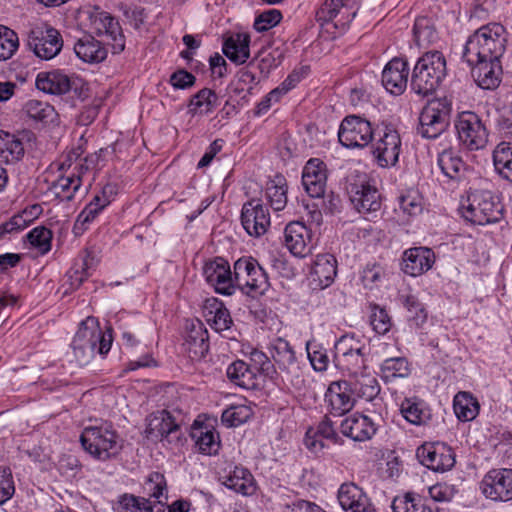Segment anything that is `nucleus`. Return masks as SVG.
Here are the masks:
<instances>
[{
  "label": "nucleus",
  "mask_w": 512,
  "mask_h": 512,
  "mask_svg": "<svg viewBox=\"0 0 512 512\" xmlns=\"http://www.w3.org/2000/svg\"><path fill=\"white\" fill-rule=\"evenodd\" d=\"M456 417L463 422L474 420L479 414L480 405L470 392H458L453 400Z\"/></svg>",
  "instance_id": "obj_42"
},
{
  "label": "nucleus",
  "mask_w": 512,
  "mask_h": 512,
  "mask_svg": "<svg viewBox=\"0 0 512 512\" xmlns=\"http://www.w3.org/2000/svg\"><path fill=\"white\" fill-rule=\"evenodd\" d=\"M493 164L502 178L512 182V143L501 142L495 147Z\"/></svg>",
  "instance_id": "obj_47"
},
{
  "label": "nucleus",
  "mask_w": 512,
  "mask_h": 512,
  "mask_svg": "<svg viewBox=\"0 0 512 512\" xmlns=\"http://www.w3.org/2000/svg\"><path fill=\"white\" fill-rule=\"evenodd\" d=\"M452 102L447 97L429 100L419 115L417 132L423 138L436 139L449 127Z\"/></svg>",
  "instance_id": "obj_7"
},
{
  "label": "nucleus",
  "mask_w": 512,
  "mask_h": 512,
  "mask_svg": "<svg viewBox=\"0 0 512 512\" xmlns=\"http://www.w3.org/2000/svg\"><path fill=\"white\" fill-rule=\"evenodd\" d=\"M219 480L228 489L242 495H251L255 490L252 474L241 466H230L229 470L219 474Z\"/></svg>",
  "instance_id": "obj_31"
},
{
  "label": "nucleus",
  "mask_w": 512,
  "mask_h": 512,
  "mask_svg": "<svg viewBox=\"0 0 512 512\" xmlns=\"http://www.w3.org/2000/svg\"><path fill=\"white\" fill-rule=\"evenodd\" d=\"M146 421L145 434L148 439L167 443L180 440V426L167 410L152 413Z\"/></svg>",
  "instance_id": "obj_19"
},
{
  "label": "nucleus",
  "mask_w": 512,
  "mask_h": 512,
  "mask_svg": "<svg viewBox=\"0 0 512 512\" xmlns=\"http://www.w3.org/2000/svg\"><path fill=\"white\" fill-rule=\"evenodd\" d=\"M74 51L79 59L86 63H100L107 57L105 45L91 35H84L74 44Z\"/></svg>",
  "instance_id": "obj_36"
},
{
  "label": "nucleus",
  "mask_w": 512,
  "mask_h": 512,
  "mask_svg": "<svg viewBox=\"0 0 512 512\" xmlns=\"http://www.w3.org/2000/svg\"><path fill=\"white\" fill-rule=\"evenodd\" d=\"M413 35L417 46L426 48L439 40L435 22L432 18L421 16L415 20Z\"/></svg>",
  "instance_id": "obj_43"
},
{
  "label": "nucleus",
  "mask_w": 512,
  "mask_h": 512,
  "mask_svg": "<svg viewBox=\"0 0 512 512\" xmlns=\"http://www.w3.org/2000/svg\"><path fill=\"white\" fill-rule=\"evenodd\" d=\"M367 347L353 335H343L335 344L336 367L351 378L370 370Z\"/></svg>",
  "instance_id": "obj_6"
},
{
  "label": "nucleus",
  "mask_w": 512,
  "mask_h": 512,
  "mask_svg": "<svg viewBox=\"0 0 512 512\" xmlns=\"http://www.w3.org/2000/svg\"><path fill=\"white\" fill-rule=\"evenodd\" d=\"M373 330L378 334H386L391 328V318L383 308L374 307L370 316Z\"/></svg>",
  "instance_id": "obj_63"
},
{
  "label": "nucleus",
  "mask_w": 512,
  "mask_h": 512,
  "mask_svg": "<svg viewBox=\"0 0 512 512\" xmlns=\"http://www.w3.org/2000/svg\"><path fill=\"white\" fill-rule=\"evenodd\" d=\"M80 443L92 458L103 462L115 458L122 449L119 435L108 421L86 426L81 432Z\"/></svg>",
  "instance_id": "obj_3"
},
{
  "label": "nucleus",
  "mask_w": 512,
  "mask_h": 512,
  "mask_svg": "<svg viewBox=\"0 0 512 512\" xmlns=\"http://www.w3.org/2000/svg\"><path fill=\"white\" fill-rule=\"evenodd\" d=\"M398 203L403 214L409 217L417 216L423 211V199L415 190H409L401 194Z\"/></svg>",
  "instance_id": "obj_55"
},
{
  "label": "nucleus",
  "mask_w": 512,
  "mask_h": 512,
  "mask_svg": "<svg viewBox=\"0 0 512 512\" xmlns=\"http://www.w3.org/2000/svg\"><path fill=\"white\" fill-rule=\"evenodd\" d=\"M24 111L29 118L44 124L53 122L57 117V113L52 105L36 99L27 101Z\"/></svg>",
  "instance_id": "obj_51"
},
{
  "label": "nucleus",
  "mask_w": 512,
  "mask_h": 512,
  "mask_svg": "<svg viewBox=\"0 0 512 512\" xmlns=\"http://www.w3.org/2000/svg\"><path fill=\"white\" fill-rule=\"evenodd\" d=\"M403 305L409 312V322L417 328L424 325L427 320V311L423 304L414 295L403 297Z\"/></svg>",
  "instance_id": "obj_56"
},
{
  "label": "nucleus",
  "mask_w": 512,
  "mask_h": 512,
  "mask_svg": "<svg viewBox=\"0 0 512 512\" xmlns=\"http://www.w3.org/2000/svg\"><path fill=\"white\" fill-rule=\"evenodd\" d=\"M282 13L278 9H269L260 13L254 21V29L257 32H265L280 23Z\"/></svg>",
  "instance_id": "obj_59"
},
{
  "label": "nucleus",
  "mask_w": 512,
  "mask_h": 512,
  "mask_svg": "<svg viewBox=\"0 0 512 512\" xmlns=\"http://www.w3.org/2000/svg\"><path fill=\"white\" fill-rule=\"evenodd\" d=\"M441 172L450 180L459 181L467 169L465 162L453 147L443 149L437 156Z\"/></svg>",
  "instance_id": "obj_35"
},
{
  "label": "nucleus",
  "mask_w": 512,
  "mask_h": 512,
  "mask_svg": "<svg viewBox=\"0 0 512 512\" xmlns=\"http://www.w3.org/2000/svg\"><path fill=\"white\" fill-rule=\"evenodd\" d=\"M191 437L195 440L201 453L206 455L217 454L220 448V438L213 427L195 423L192 427Z\"/></svg>",
  "instance_id": "obj_40"
},
{
  "label": "nucleus",
  "mask_w": 512,
  "mask_h": 512,
  "mask_svg": "<svg viewBox=\"0 0 512 512\" xmlns=\"http://www.w3.org/2000/svg\"><path fill=\"white\" fill-rule=\"evenodd\" d=\"M24 155V145L14 135L0 131V158L7 163H13Z\"/></svg>",
  "instance_id": "obj_49"
},
{
  "label": "nucleus",
  "mask_w": 512,
  "mask_h": 512,
  "mask_svg": "<svg viewBox=\"0 0 512 512\" xmlns=\"http://www.w3.org/2000/svg\"><path fill=\"white\" fill-rule=\"evenodd\" d=\"M309 361L315 371L323 372L329 364V357L325 348L315 341H308L306 344Z\"/></svg>",
  "instance_id": "obj_57"
},
{
  "label": "nucleus",
  "mask_w": 512,
  "mask_h": 512,
  "mask_svg": "<svg viewBox=\"0 0 512 512\" xmlns=\"http://www.w3.org/2000/svg\"><path fill=\"white\" fill-rule=\"evenodd\" d=\"M111 345V336H105L94 317H87L80 323L71 344L75 359L80 366L90 363L96 353L106 355Z\"/></svg>",
  "instance_id": "obj_2"
},
{
  "label": "nucleus",
  "mask_w": 512,
  "mask_h": 512,
  "mask_svg": "<svg viewBox=\"0 0 512 512\" xmlns=\"http://www.w3.org/2000/svg\"><path fill=\"white\" fill-rule=\"evenodd\" d=\"M143 490L149 496L148 499L162 501L161 498L164 497L166 500L167 484L164 475L159 472L150 473L143 484Z\"/></svg>",
  "instance_id": "obj_53"
},
{
  "label": "nucleus",
  "mask_w": 512,
  "mask_h": 512,
  "mask_svg": "<svg viewBox=\"0 0 512 512\" xmlns=\"http://www.w3.org/2000/svg\"><path fill=\"white\" fill-rule=\"evenodd\" d=\"M391 508L393 512H436L424 503L421 496L412 492L396 496Z\"/></svg>",
  "instance_id": "obj_48"
},
{
  "label": "nucleus",
  "mask_w": 512,
  "mask_h": 512,
  "mask_svg": "<svg viewBox=\"0 0 512 512\" xmlns=\"http://www.w3.org/2000/svg\"><path fill=\"white\" fill-rule=\"evenodd\" d=\"M337 275V260L329 253L318 254L313 262L311 279L315 288L329 287Z\"/></svg>",
  "instance_id": "obj_32"
},
{
  "label": "nucleus",
  "mask_w": 512,
  "mask_h": 512,
  "mask_svg": "<svg viewBox=\"0 0 512 512\" xmlns=\"http://www.w3.org/2000/svg\"><path fill=\"white\" fill-rule=\"evenodd\" d=\"M461 208L463 217L477 225L497 223L503 218L502 203L487 190L469 192Z\"/></svg>",
  "instance_id": "obj_5"
},
{
  "label": "nucleus",
  "mask_w": 512,
  "mask_h": 512,
  "mask_svg": "<svg viewBox=\"0 0 512 512\" xmlns=\"http://www.w3.org/2000/svg\"><path fill=\"white\" fill-rule=\"evenodd\" d=\"M27 45L38 58L50 60L60 53L63 40L57 29L50 26H36L28 34Z\"/></svg>",
  "instance_id": "obj_13"
},
{
  "label": "nucleus",
  "mask_w": 512,
  "mask_h": 512,
  "mask_svg": "<svg viewBox=\"0 0 512 512\" xmlns=\"http://www.w3.org/2000/svg\"><path fill=\"white\" fill-rule=\"evenodd\" d=\"M241 224L252 237L264 235L270 226L268 209L259 200L253 199L244 203L241 210Z\"/></svg>",
  "instance_id": "obj_22"
},
{
  "label": "nucleus",
  "mask_w": 512,
  "mask_h": 512,
  "mask_svg": "<svg viewBox=\"0 0 512 512\" xmlns=\"http://www.w3.org/2000/svg\"><path fill=\"white\" fill-rule=\"evenodd\" d=\"M401 152V138L399 132L391 125H385L378 132V139L373 144V154L379 166H394Z\"/></svg>",
  "instance_id": "obj_18"
},
{
  "label": "nucleus",
  "mask_w": 512,
  "mask_h": 512,
  "mask_svg": "<svg viewBox=\"0 0 512 512\" xmlns=\"http://www.w3.org/2000/svg\"><path fill=\"white\" fill-rule=\"evenodd\" d=\"M417 457L427 468L435 472H445L455 465V454L445 443L424 444L417 449Z\"/></svg>",
  "instance_id": "obj_21"
},
{
  "label": "nucleus",
  "mask_w": 512,
  "mask_h": 512,
  "mask_svg": "<svg viewBox=\"0 0 512 512\" xmlns=\"http://www.w3.org/2000/svg\"><path fill=\"white\" fill-rule=\"evenodd\" d=\"M410 373V364L405 357L385 359L380 366V376L386 383L392 382L397 378H406Z\"/></svg>",
  "instance_id": "obj_46"
},
{
  "label": "nucleus",
  "mask_w": 512,
  "mask_h": 512,
  "mask_svg": "<svg viewBox=\"0 0 512 512\" xmlns=\"http://www.w3.org/2000/svg\"><path fill=\"white\" fill-rule=\"evenodd\" d=\"M70 158L64 161L60 169L65 173L57 178L51 186L50 191L61 201H71L75 193L79 190L82 183V175L88 170V166L78 162L70 170L72 164Z\"/></svg>",
  "instance_id": "obj_16"
},
{
  "label": "nucleus",
  "mask_w": 512,
  "mask_h": 512,
  "mask_svg": "<svg viewBox=\"0 0 512 512\" xmlns=\"http://www.w3.org/2000/svg\"><path fill=\"white\" fill-rule=\"evenodd\" d=\"M358 0H325L316 11V21L324 25L336 19L334 26L342 30L355 18Z\"/></svg>",
  "instance_id": "obj_14"
},
{
  "label": "nucleus",
  "mask_w": 512,
  "mask_h": 512,
  "mask_svg": "<svg viewBox=\"0 0 512 512\" xmlns=\"http://www.w3.org/2000/svg\"><path fill=\"white\" fill-rule=\"evenodd\" d=\"M374 131L370 121L358 116H346L339 126L338 139L346 148H364L373 140Z\"/></svg>",
  "instance_id": "obj_11"
},
{
  "label": "nucleus",
  "mask_w": 512,
  "mask_h": 512,
  "mask_svg": "<svg viewBox=\"0 0 512 512\" xmlns=\"http://www.w3.org/2000/svg\"><path fill=\"white\" fill-rule=\"evenodd\" d=\"M328 178L327 165L319 158L309 159L302 171V185L312 198L324 196Z\"/></svg>",
  "instance_id": "obj_24"
},
{
  "label": "nucleus",
  "mask_w": 512,
  "mask_h": 512,
  "mask_svg": "<svg viewBox=\"0 0 512 512\" xmlns=\"http://www.w3.org/2000/svg\"><path fill=\"white\" fill-rule=\"evenodd\" d=\"M15 493V484L11 469L0 467V505L6 503Z\"/></svg>",
  "instance_id": "obj_60"
},
{
  "label": "nucleus",
  "mask_w": 512,
  "mask_h": 512,
  "mask_svg": "<svg viewBox=\"0 0 512 512\" xmlns=\"http://www.w3.org/2000/svg\"><path fill=\"white\" fill-rule=\"evenodd\" d=\"M94 32L106 38L107 44L111 47L113 54L121 53L125 48L124 35L121 32L118 21L110 14L101 12L92 19Z\"/></svg>",
  "instance_id": "obj_26"
},
{
  "label": "nucleus",
  "mask_w": 512,
  "mask_h": 512,
  "mask_svg": "<svg viewBox=\"0 0 512 512\" xmlns=\"http://www.w3.org/2000/svg\"><path fill=\"white\" fill-rule=\"evenodd\" d=\"M403 417L414 425H424L430 418V410L417 398H406L401 404Z\"/></svg>",
  "instance_id": "obj_45"
},
{
  "label": "nucleus",
  "mask_w": 512,
  "mask_h": 512,
  "mask_svg": "<svg viewBox=\"0 0 512 512\" xmlns=\"http://www.w3.org/2000/svg\"><path fill=\"white\" fill-rule=\"evenodd\" d=\"M205 316L207 322L217 332L229 330L233 323L229 310L217 298L207 300Z\"/></svg>",
  "instance_id": "obj_41"
},
{
  "label": "nucleus",
  "mask_w": 512,
  "mask_h": 512,
  "mask_svg": "<svg viewBox=\"0 0 512 512\" xmlns=\"http://www.w3.org/2000/svg\"><path fill=\"white\" fill-rule=\"evenodd\" d=\"M266 198L275 211H281L286 207L287 185L284 177L276 176L274 180L268 183Z\"/></svg>",
  "instance_id": "obj_50"
},
{
  "label": "nucleus",
  "mask_w": 512,
  "mask_h": 512,
  "mask_svg": "<svg viewBox=\"0 0 512 512\" xmlns=\"http://www.w3.org/2000/svg\"><path fill=\"white\" fill-rule=\"evenodd\" d=\"M251 416V410L245 406H232L223 411L221 419L228 427H237L246 422Z\"/></svg>",
  "instance_id": "obj_58"
},
{
  "label": "nucleus",
  "mask_w": 512,
  "mask_h": 512,
  "mask_svg": "<svg viewBox=\"0 0 512 512\" xmlns=\"http://www.w3.org/2000/svg\"><path fill=\"white\" fill-rule=\"evenodd\" d=\"M203 275L216 293L226 296L235 293L234 271H231L228 261L224 258L216 257L206 262L203 267Z\"/></svg>",
  "instance_id": "obj_17"
},
{
  "label": "nucleus",
  "mask_w": 512,
  "mask_h": 512,
  "mask_svg": "<svg viewBox=\"0 0 512 512\" xmlns=\"http://www.w3.org/2000/svg\"><path fill=\"white\" fill-rule=\"evenodd\" d=\"M226 375L231 383L240 388L252 390L258 386L256 369L242 360L231 363L227 368Z\"/></svg>",
  "instance_id": "obj_37"
},
{
  "label": "nucleus",
  "mask_w": 512,
  "mask_h": 512,
  "mask_svg": "<svg viewBox=\"0 0 512 512\" xmlns=\"http://www.w3.org/2000/svg\"><path fill=\"white\" fill-rule=\"evenodd\" d=\"M217 94L209 89L203 88L193 95L188 104V112L191 115H208L218 105Z\"/></svg>",
  "instance_id": "obj_44"
},
{
  "label": "nucleus",
  "mask_w": 512,
  "mask_h": 512,
  "mask_svg": "<svg viewBox=\"0 0 512 512\" xmlns=\"http://www.w3.org/2000/svg\"><path fill=\"white\" fill-rule=\"evenodd\" d=\"M408 75V63L402 58L395 57L384 66L381 82L389 93L401 95L406 90Z\"/></svg>",
  "instance_id": "obj_27"
},
{
  "label": "nucleus",
  "mask_w": 512,
  "mask_h": 512,
  "mask_svg": "<svg viewBox=\"0 0 512 512\" xmlns=\"http://www.w3.org/2000/svg\"><path fill=\"white\" fill-rule=\"evenodd\" d=\"M435 263V254L428 247H413L404 251L402 271L412 277L420 276L429 271Z\"/></svg>",
  "instance_id": "obj_28"
},
{
  "label": "nucleus",
  "mask_w": 512,
  "mask_h": 512,
  "mask_svg": "<svg viewBox=\"0 0 512 512\" xmlns=\"http://www.w3.org/2000/svg\"><path fill=\"white\" fill-rule=\"evenodd\" d=\"M340 431L354 441L363 442L375 435L377 426L371 418L356 412L341 421Z\"/></svg>",
  "instance_id": "obj_30"
},
{
  "label": "nucleus",
  "mask_w": 512,
  "mask_h": 512,
  "mask_svg": "<svg viewBox=\"0 0 512 512\" xmlns=\"http://www.w3.org/2000/svg\"><path fill=\"white\" fill-rule=\"evenodd\" d=\"M457 139L468 151H478L486 147L489 131L482 118L473 111H463L455 120Z\"/></svg>",
  "instance_id": "obj_10"
},
{
  "label": "nucleus",
  "mask_w": 512,
  "mask_h": 512,
  "mask_svg": "<svg viewBox=\"0 0 512 512\" xmlns=\"http://www.w3.org/2000/svg\"><path fill=\"white\" fill-rule=\"evenodd\" d=\"M495 9V0H475L470 9V20L485 21Z\"/></svg>",
  "instance_id": "obj_62"
},
{
  "label": "nucleus",
  "mask_w": 512,
  "mask_h": 512,
  "mask_svg": "<svg viewBox=\"0 0 512 512\" xmlns=\"http://www.w3.org/2000/svg\"><path fill=\"white\" fill-rule=\"evenodd\" d=\"M233 269L236 289L243 293L263 295L269 289L268 275L255 258L241 257L235 261Z\"/></svg>",
  "instance_id": "obj_9"
},
{
  "label": "nucleus",
  "mask_w": 512,
  "mask_h": 512,
  "mask_svg": "<svg viewBox=\"0 0 512 512\" xmlns=\"http://www.w3.org/2000/svg\"><path fill=\"white\" fill-rule=\"evenodd\" d=\"M480 491L491 501L508 502L512 500V469L489 470L480 482Z\"/></svg>",
  "instance_id": "obj_15"
},
{
  "label": "nucleus",
  "mask_w": 512,
  "mask_h": 512,
  "mask_svg": "<svg viewBox=\"0 0 512 512\" xmlns=\"http://www.w3.org/2000/svg\"><path fill=\"white\" fill-rule=\"evenodd\" d=\"M100 212L101 211L98 208L87 204L77 216L73 226V233L75 235L82 234L87 229V225L90 224Z\"/></svg>",
  "instance_id": "obj_64"
},
{
  "label": "nucleus",
  "mask_w": 512,
  "mask_h": 512,
  "mask_svg": "<svg viewBox=\"0 0 512 512\" xmlns=\"http://www.w3.org/2000/svg\"><path fill=\"white\" fill-rule=\"evenodd\" d=\"M70 77L60 70L40 72L36 77V87L48 94L62 95L70 91Z\"/></svg>",
  "instance_id": "obj_33"
},
{
  "label": "nucleus",
  "mask_w": 512,
  "mask_h": 512,
  "mask_svg": "<svg viewBox=\"0 0 512 512\" xmlns=\"http://www.w3.org/2000/svg\"><path fill=\"white\" fill-rule=\"evenodd\" d=\"M342 509L346 512H376L366 493L354 483H344L337 495Z\"/></svg>",
  "instance_id": "obj_29"
},
{
  "label": "nucleus",
  "mask_w": 512,
  "mask_h": 512,
  "mask_svg": "<svg viewBox=\"0 0 512 512\" xmlns=\"http://www.w3.org/2000/svg\"><path fill=\"white\" fill-rule=\"evenodd\" d=\"M329 404V411L334 416H343L355 405V395L348 380L333 381L329 384L325 394Z\"/></svg>",
  "instance_id": "obj_23"
},
{
  "label": "nucleus",
  "mask_w": 512,
  "mask_h": 512,
  "mask_svg": "<svg viewBox=\"0 0 512 512\" xmlns=\"http://www.w3.org/2000/svg\"><path fill=\"white\" fill-rule=\"evenodd\" d=\"M115 512H165L163 501H151L145 497L124 494L114 505Z\"/></svg>",
  "instance_id": "obj_34"
},
{
  "label": "nucleus",
  "mask_w": 512,
  "mask_h": 512,
  "mask_svg": "<svg viewBox=\"0 0 512 512\" xmlns=\"http://www.w3.org/2000/svg\"><path fill=\"white\" fill-rule=\"evenodd\" d=\"M447 75L446 58L437 50L424 53L416 62L411 76V89L418 95L433 93Z\"/></svg>",
  "instance_id": "obj_4"
},
{
  "label": "nucleus",
  "mask_w": 512,
  "mask_h": 512,
  "mask_svg": "<svg viewBox=\"0 0 512 512\" xmlns=\"http://www.w3.org/2000/svg\"><path fill=\"white\" fill-rule=\"evenodd\" d=\"M385 275V269L380 264H367L361 273V280L366 288L372 289L382 281Z\"/></svg>",
  "instance_id": "obj_61"
},
{
  "label": "nucleus",
  "mask_w": 512,
  "mask_h": 512,
  "mask_svg": "<svg viewBox=\"0 0 512 512\" xmlns=\"http://www.w3.org/2000/svg\"><path fill=\"white\" fill-rule=\"evenodd\" d=\"M250 36L246 33H236L228 37L222 51L224 55L237 65L244 64L250 57Z\"/></svg>",
  "instance_id": "obj_38"
},
{
  "label": "nucleus",
  "mask_w": 512,
  "mask_h": 512,
  "mask_svg": "<svg viewBox=\"0 0 512 512\" xmlns=\"http://www.w3.org/2000/svg\"><path fill=\"white\" fill-rule=\"evenodd\" d=\"M284 242L294 256L304 258L312 250L311 230L303 222L292 221L285 227Z\"/></svg>",
  "instance_id": "obj_25"
},
{
  "label": "nucleus",
  "mask_w": 512,
  "mask_h": 512,
  "mask_svg": "<svg viewBox=\"0 0 512 512\" xmlns=\"http://www.w3.org/2000/svg\"><path fill=\"white\" fill-rule=\"evenodd\" d=\"M508 31L500 22L481 25L468 36L464 45L462 58L502 59L508 43Z\"/></svg>",
  "instance_id": "obj_1"
},
{
  "label": "nucleus",
  "mask_w": 512,
  "mask_h": 512,
  "mask_svg": "<svg viewBox=\"0 0 512 512\" xmlns=\"http://www.w3.org/2000/svg\"><path fill=\"white\" fill-rule=\"evenodd\" d=\"M27 239L40 255H45L51 250L52 232L44 226L33 228L27 234Z\"/></svg>",
  "instance_id": "obj_54"
},
{
  "label": "nucleus",
  "mask_w": 512,
  "mask_h": 512,
  "mask_svg": "<svg viewBox=\"0 0 512 512\" xmlns=\"http://www.w3.org/2000/svg\"><path fill=\"white\" fill-rule=\"evenodd\" d=\"M19 48L17 33L3 25H0V61H6L13 57Z\"/></svg>",
  "instance_id": "obj_52"
},
{
  "label": "nucleus",
  "mask_w": 512,
  "mask_h": 512,
  "mask_svg": "<svg viewBox=\"0 0 512 512\" xmlns=\"http://www.w3.org/2000/svg\"><path fill=\"white\" fill-rule=\"evenodd\" d=\"M346 192L354 208L361 214L376 212L381 208V196L370 184L367 174L351 172L346 178Z\"/></svg>",
  "instance_id": "obj_8"
},
{
  "label": "nucleus",
  "mask_w": 512,
  "mask_h": 512,
  "mask_svg": "<svg viewBox=\"0 0 512 512\" xmlns=\"http://www.w3.org/2000/svg\"><path fill=\"white\" fill-rule=\"evenodd\" d=\"M348 381L352 385L355 398L371 402L380 394V384L371 369L351 377Z\"/></svg>",
  "instance_id": "obj_39"
},
{
  "label": "nucleus",
  "mask_w": 512,
  "mask_h": 512,
  "mask_svg": "<svg viewBox=\"0 0 512 512\" xmlns=\"http://www.w3.org/2000/svg\"><path fill=\"white\" fill-rule=\"evenodd\" d=\"M471 68V74L476 84L482 89L493 90L502 81V59H475L462 58Z\"/></svg>",
  "instance_id": "obj_20"
},
{
  "label": "nucleus",
  "mask_w": 512,
  "mask_h": 512,
  "mask_svg": "<svg viewBox=\"0 0 512 512\" xmlns=\"http://www.w3.org/2000/svg\"><path fill=\"white\" fill-rule=\"evenodd\" d=\"M269 351L279 369L285 373L283 379L295 390L301 391L305 387V380L298 371L296 355L289 342L283 338H276L271 343Z\"/></svg>",
  "instance_id": "obj_12"
}]
</instances>
